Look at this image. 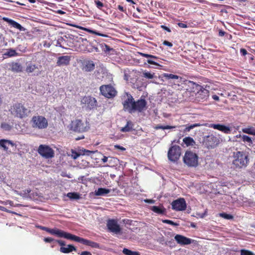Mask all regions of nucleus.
I'll return each instance as SVG.
<instances>
[{"instance_id": "1", "label": "nucleus", "mask_w": 255, "mask_h": 255, "mask_svg": "<svg viewBox=\"0 0 255 255\" xmlns=\"http://www.w3.org/2000/svg\"><path fill=\"white\" fill-rule=\"evenodd\" d=\"M147 102L144 99H139L134 101L133 97L128 95V98L123 103L124 109L129 113L135 112H142L146 109Z\"/></svg>"}, {"instance_id": "2", "label": "nucleus", "mask_w": 255, "mask_h": 255, "mask_svg": "<svg viewBox=\"0 0 255 255\" xmlns=\"http://www.w3.org/2000/svg\"><path fill=\"white\" fill-rule=\"evenodd\" d=\"M186 84L192 87V91L196 93V98L199 101H205L208 99L209 96L208 90L193 81H186Z\"/></svg>"}, {"instance_id": "3", "label": "nucleus", "mask_w": 255, "mask_h": 255, "mask_svg": "<svg viewBox=\"0 0 255 255\" xmlns=\"http://www.w3.org/2000/svg\"><path fill=\"white\" fill-rule=\"evenodd\" d=\"M233 157L232 163L236 168L240 169L246 167L249 162L248 155L244 151L234 152Z\"/></svg>"}, {"instance_id": "4", "label": "nucleus", "mask_w": 255, "mask_h": 255, "mask_svg": "<svg viewBox=\"0 0 255 255\" xmlns=\"http://www.w3.org/2000/svg\"><path fill=\"white\" fill-rule=\"evenodd\" d=\"M9 111L14 117L20 119L25 118L31 112L30 110L26 108L24 105L19 103L13 104Z\"/></svg>"}, {"instance_id": "5", "label": "nucleus", "mask_w": 255, "mask_h": 255, "mask_svg": "<svg viewBox=\"0 0 255 255\" xmlns=\"http://www.w3.org/2000/svg\"><path fill=\"white\" fill-rule=\"evenodd\" d=\"M30 123L33 128L38 129H45L48 126V120L43 116H33Z\"/></svg>"}, {"instance_id": "6", "label": "nucleus", "mask_w": 255, "mask_h": 255, "mask_svg": "<svg viewBox=\"0 0 255 255\" xmlns=\"http://www.w3.org/2000/svg\"><path fill=\"white\" fill-rule=\"evenodd\" d=\"M198 156L191 151H186L183 156L184 163L189 167H196L198 165Z\"/></svg>"}, {"instance_id": "7", "label": "nucleus", "mask_w": 255, "mask_h": 255, "mask_svg": "<svg viewBox=\"0 0 255 255\" xmlns=\"http://www.w3.org/2000/svg\"><path fill=\"white\" fill-rule=\"evenodd\" d=\"M219 143V138L212 134L204 137L203 140V144L208 149L214 148Z\"/></svg>"}, {"instance_id": "8", "label": "nucleus", "mask_w": 255, "mask_h": 255, "mask_svg": "<svg viewBox=\"0 0 255 255\" xmlns=\"http://www.w3.org/2000/svg\"><path fill=\"white\" fill-rule=\"evenodd\" d=\"M181 154V148L179 145L172 146L168 151V158L173 162L177 161L180 158Z\"/></svg>"}, {"instance_id": "9", "label": "nucleus", "mask_w": 255, "mask_h": 255, "mask_svg": "<svg viewBox=\"0 0 255 255\" xmlns=\"http://www.w3.org/2000/svg\"><path fill=\"white\" fill-rule=\"evenodd\" d=\"M97 102L96 99L90 96H85L81 99V104L83 108L90 110L96 108Z\"/></svg>"}, {"instance_id": "10", "label": "nucleus", "mask_w": 255, "mask_h": 255, "mask_svg": "<svg viewBox=\"0 0 255 255\" xmlns=\"http://www.w3.org/2000/svg\"><path fill=\"white\" fill-rule=\"evenodd\" d=\"M38 153L45 158H51L54 157V150L48 145L41 144L37 149Z\"/></svg>"}, {"instance_id": "11", "label": "nucleus", "mask_w": 255, "mask_h": 255, "mask_svg": "<svg viewBox=\"0 0 255 255\" xmlns=\"http://www.w3.org/2000/svg\"><path fill=\"white\" fill-rule=\"evenodd\" d=\"M101 94L108 98L114 97L117 94L115 89L110 85H102L100 88Z\"/></svg>"}, {"instance_id": "12", "label": "nucleus", "mask_w": 255, "mask_h": 255, "mask_svg": "<svg viewBox=\"0 0 255 255\" xmlns=\"http://www.w3.org/2000/svg\"><path fill=\"white\" fill-rule=\"evenodd\" d=\"M171 206L172 209L177 211H184L187 207L186 201L182 198L174 200L171 203Z\"/></svg>"}, {"instance_id": "13", "label": "nucleus", "mask_w": 255, "mask_h": 255, "mask_svg": "<svg viewBox=\"0 0 255 255\" xmlns=\"http://www.w3.org/2000/svg\"><path fill=\"white\" fill-rule=\"evenodd\" d=\"M107 226L110 232L116 234H119L121 232L120 226L118 224L116 220L109 219L107 221Z\"/></svg>"}, {"instance_id": "14", "label": "nucleus", "mask_w": 255, "mask_h": 255, "mask_svg": "<svg viewBox=\"0 0 255 255\" xmlns=\"http://www.w3.org/2000/svg\"><path fill=\"white\" fill-rule=\"evenodd\" d=\"M72 129L77 132H82L86 130V127L80 120H76L72 122Z\"/></svg>"}, {"instance_id": "15", "label": "nucleus", "mask_w": 255, "mask_h": 255, "mask_svg": "<svg viewBox=\"0 0 255 255\" xmlns=\"http://www.w3.org/2000/svg\"><path fill=\"white\" fill-rule=\"evenodd\" d=\"M49 231L50 234L56 235L60 238H64L71 240L72 237V234L57 229H52V230Z\"/></svg>"}, {"instance_id": "16", "label": "nucleus", "mask_w": 255, "mask_h": 255, "mask_svg": "<svg viewBox=\"0 0 255 255\" xmlns=\"http://www.w3.org/2000/svg\"><path fill=\"white\" fill-rule=\"evenodd\" d=\"M209 127L218 129L226 134H229L231 132L230 127L223 125L212 124L210 125Z\"/></svg>"}, {"instance_id": "17", "label": "nucleus", "mask_w": 255, "mask_h": 255, "mask_svg": "<svg viewBox=\"0 0 255 255\" xmlns=\"http://www.w3.org/2000/svg\"><path fill=\"white\" fill-rule=\"evenodd\" d=\"M177 243L180 245H187L192 243V240L181 235H176L174 237Z\"/></svg>"}, {"instance_id": "18", "label": "nucleus", "mask_w": 255, "mask_h": 255, "mask_svg": "<svg viewBox=\"0 0 255 255\" xmlns=\"http://www.w3.org/2000/svg\"><path fill=\"white\" fill-rule=\"evenodd\" d=\"M70 56H61L58 58L56 64L58 66H67L70 64Z\"/></svg>"}, {"instance_id": "19", "label": "nucleus", "mask_w": 255, "mask_h": 255, "mask_svg": "<svg viewBox=\"0 0 255 255\" xmlns=\"http://www.w3.org/2000/svg\"><path fill=\"white\" fill-rule=\"evenodd\" d=\"M9 69L15 73H19L22 71V65L17 62H12L8 63Z\"/></svg>"}, {"instance_id": "20", "label": "nucleus", "mask_w": 255, "mask_h": 255, "mask_svg": "<svg viewBox=\"0 0 255 255\" xmlns=\"http://www.w3.org/2000/svg\"><path fill=\"white\" fill-rule=\"evenodd\" d=\"M14 146L15 144L11 140L8 139H1L0 140V146L3 148L5 151L8 149V146Z\"/></svg>"}, {"instance_id": "21", "label": "nucleus", "mask_w": 255, "mask_h": 255, "mask_svg": "<svg viewBox=\"0 0 255 255\" xmlns=\"http://www.w3.org/2000/svg\"><path fill=\"white\" fill-rule=\"evenodd\" d=\"M4 20L8 22L12 27L19 29L20 31H24L25 28L22 27L19 23L16 22L15 21L8 19V18H4Z\"/></svg>"}, {"instance_id": "22", "label": "nucleus", "mask_w": 255, "mask_h": 255, "mask_svg": "<svg viewBox=\"0 0 255 255\" xmlns=\"http://www.w3.org/2000/svg\"><path fill=\"white\" fill-rule=\"evenodd\" d=\"M150 209L154 213L160 215H163L166 213V209L163 205L159 206H153L151 207Z\"/></svg>"}, {"instance_id": "23", "label": "nucleus", "mask_w": 255, "mask_h": 255, "mask_svg": "<svg viewBox=\"0 0 255 255\" xmlns=\"http://www.w3.org/2000/svg\"><path fill=\"white\" fill-rule=\"evenodd\" d=\"M76 248L72 245H68L67 247H61L60 249V252L65 254H68L72 251H76Z\"/></svg>"}, {"instance_id": "24", "label": "nucleus", "mask_w": 255, "mask_h": 255, "mask_svg": "<svg viewBox=\"0 0 255 255\" xmlns=\"http://www.w3.org/2000/svg\"><path fill=\"white\" fill-rule=\"evenodd\" d=\"M110 192V190L104 188H99L98 190H95V194L96 196H104Z\"/></svg>"}, {"instance_id": "25", "label": "nucleus", "mask_w": 255, "mask_h": 255, "mask_svg": "<svg viewBox=\"0 0 255 255\" xmlns=\"http://www.w3.org/2000/svg\"><path fill=\"white\" fill-rule=\"evenodd\" d=\"M71 240L80 243H81L83 245H86V246H88V241H89L88 240L80 238V237L76 236L74 235H72V237Z\"/></svg>"}, {"instance_id": "26", "label": "nucleus", "mask_w": 255, "mask_h": 255, "mask_svg": "<svg viewBox=\"0 0 255 255\" xmlns=\"http://www.w3.org/2000/svg\"><path fill=\"white\" fill-rule=\"evenodd\" d=\"M133 124H132V123L131 121H128L127 122L126 125L124 127L122 128L121 131L122 132L130 131L133 129Z\"/></svg>"}, {"instance_id": "27", "label": "nucleus", "mask_w": 255, "mask_h": 255, "mask_svg": "<svg viewBox=\"0 0 255 255\" xmlns=\"http://www.w3.org/2000/svg\"><path fill=\"white\" fill-rule=\"evenodd\" d=\"M95 68V64L93 61H88L84 66L83 69L87 72L93 70Z\"/></svg>"}, {"instance_id": "28", "label": "nucleus", "mask_w": 255, "mask_h": 255, "mask_svg": "<svg viewBox=\"0 0 255 255\" xmlns=\"http://www.w3.org/2000/svg\"><path fill=\"white\" fill-rule=\"evenodd\" d=\"M183 141L187 146L190 145H193L195 143V142L193 139V138L190 136L184 138L183 139Z\"/></svg>"}, {"instance_id": "29", "label": "nucleus", "mask_w": 255, "mask_h": 255, "mask_svg": "<svg viewBox=\"0 0 255 255\" xmlns=\"http://www.w3.org/2000/svg\"><path fill=\"white\" fill-rule=\"evenodd\" d=\"M37 69H38L37 66H36L35 64L30 63L27 65L25 69V71L28 73H30L34 72Z\"/></svg>"}, {"instance_id": "30", "label": "nucleus", "mask_w": 255, "mask_h": 255, "mask_svg": "<svg viewBox=\"0 0 255 255\" xmlns=\"http://www.w3.org/2000/svg\"><path fill=\"white\" fill-rule=\"evenodd\" d=\"M242 131L244 133L255 135V128L253 127L244 128L242 129Z\"/></svg>"}, {"instance_id": "31", "label": "nucleus", "mask_w": 255, "mask_h": 255, "mask_svg": "<svg viewBox=\"0 0 255 255\" xmlns=\"http://www.w3.org/2000/svg\"><path fill=\"white\" fill-rule=\"evenodd\" d=\"M67 196L72 200H78L80 198V194L77 192H69Z\"/></svg>"}, {"instance_id": "32", "label": "nucleus", "mask_w": 255, "mask_h": 255, "mask_svg": "<svg viewBox=\"0 0 255 255\" xmlns=\"http://www.w3.org/2000/svg\"><path fill=\"white\" fill-rule=\"evenodd\" d=\"M4 55L5 56L10 57L18 56V54L16 52V51L15 50L12 48H10L7 50V51L4 54Z\"/></svg>"}, {"instance_id": "33", "label": "nucleus", "mask_w": 255, "mask_h": 255, "mask_svg": "<svg viewBox=\"0 0 255 255\" xmlns=\"http://www.w3.org/2000/svg\"><path fill=\"white\" fill-rule=\"evenodd\" d=\"M123 253L125 255H140V253L136 251H132L128 249L124 248Z\"/></svg>"}, {"instance_id": "34", "label": "nucleus", "mask_w": 255, "mask_h": 255, "mask_svg": "<svg viewBox=\"0 0 255 255\" xmlns=\"http://www.w3.org/2000/svg\"><path fill=\"white\" fill-rule=\"evenodd\" d=\"M239 137H241V138H242V140L243 142H247L249 144V145L253 143V141H252L251 137H250V136H249L248 135H244V134H243V135L239 134Z\"/></svg>"}, {"instance_id": "35", "label": "nucleus", "mask_w": 255, "mask_h": 255, "mask_svg": "<svg viewBox=\"0 0 255 255\" xmlns=\"http://www.w3.org/2000/svg\"><path fill=\"white\" fill-rule=\"evenodd\" d=\"M163 77L165 78L166 79L169 80V79H178L179 78L181 79V77H180L179 76L174 75L172 74H168V73H164Z\"/></svg>"}, {"instance_id": "36", "label": "nucleus", "mask_w": 255, "mask_h": 255, "mask_svg": "<svg viewBox=\"0 0 255 255\" xmlns=\"http://www.w3.org/2000/svg\"><path fill=\"white\" fill-rule=\"evenodd\" d=\"M12 126L8 123L3 122L0 125V128L5 131H9L12 128Z\"/></svg>"}, {"instance_id": "37", "label": "nucleus", "mask_w": 255, "mask_h": 255, "mask_svg": "<svg viewBox=\"0 0 255 255\" xmlns=\"http://www.w3.org/2000/svg\"><path fill=\"white\" fill-rule=\"evenodd\" d=\"M176 126H162L158 125H157L154 128L155 129H172L176 128Z\"/></svg>"}, {"instance_id": "38", "label": "nucleus", "mask_w": 255, "mask_h": 255, "mask_svg": "<svg viewBox=\"0 0 255 255\" xmlns=\"http://www.w3.org/2000/svg\"><path fill=\"white\" fill-rule=\"evenodd\" d=\"M80 28L82 29H84V30H85L86 31H88V32H90L91 33H94V34H96L97 35H99V36H102V37H107L108 36L106 34H102V33H101L95 31H94L93 30L89 29L87 28L80 27Z\"/></svg>"}, {"instance_id": "39", "label": "nucleus", "mask_w": 255, "mask_h": 255, "mask_svg": "<svg viewBox=\"0 0 255 255\" xmlns=\"http://www.w3.org/2000/svg\"><path fill=\"white\" fill-rule=\"evenodd\" d=\"M220 216L228 220H231L234 218V217L233 215L229 214H227L226 213H222L220 214Z\"/></svg>"}, {"instance_id": "40", "label": "nucleus", "mask_w": 255, "mask_h": 255, "mask_svg": "<svg viewBox=\"0 0 255 255\" xmlns=\"http://www.w3.org/2000/svg\"><path fill=\"white\" fill-rule=\"evenodd\" d=\"M101 46H102L101 47H102V50L106 52H110V51L113 50V48H111L109 45H108L106 44H102Z\"/></svg>"}, {"instance_id": "41", "label": "nucleus", "mask_w": 255, "mask_h": 255, "mask_svg": "<svg viewBox=\"0 0 255 255\" xmlns=\"http://www.w3.org/2000/svg\"><path fill=\"white\" fill-rule=\"evenodd\" d=\"M198 125L197 124H192L190 125H187L186 126L184 130V132H188L191 129L197 127Z\"/></svg>"}, {"instance_id": "42", "label": "nucleus", "mask_w": 255, "mask_h": 255, "mask_svg": "<svg viewBox=\"0 0 255 255\" xmlns=\"http://www.w3.org/2000/svg\"><path fill=\"white\" fill-rule=\"evenodd\" d=\"M154 73H151L149 72H145L143 73V76L144 77L147 79H152L154 77Z\"/></svg>"}, {"instance_id": "43", "label": "nucleus", "mask_w": 255, "mask_h": 255, "mask_svg": "<svg viewBox=\"0 0 255 255\" xmlns=\"http://www.w3.org/2000/svg\"><path fill=\"white\" fill-rule=\"evenodd\" d=\"M88 246L94 248H98L99 247V244L90 240L88 241Z\"/></svg>"}, {"instance_id": "44", "label": "nucleus", "mask_w": 255, "mask_h": 255, "mask_svg": "<svg viewBox=\"0 0 255 255\" xmlns=\"http://www.w3.org/2000/svg\"><path fill=\"white\" fill-rule=\"evenodd\" d=\"M241 255H254V254L250 251L242 249L241 250Z\"/></svg>"}, {"instance_id": "45", "label": "nucleus", "mask_w": 255, "mask_h": 255, "mask_svg": "<svg viewBox=\"0 0 255 255\" xmlns=\"http://www.w3.org/2000/svg\"><path fill=\"white\" fill-rule=\"evenodd\" d=\"M95 3L97 8H98L99 9H100L101 10L102 9V7L104 6V3L99 0H95Z\"/></svg>"}, {"instance_id": "46", "label": "nucleus", "mask_w": 255, "mask_h": 255, "mask_svg": "<svg viewBox=\"0 0 255 255\" xmlns=\"http://www.w3.org/2000/svg\"><path fill=\"white\" fill-rule=\"evenodd\" d=\"M140 55L143 57H146V58H153V59H157L158 58L155 56L150 55V54L143 53H140Z\"/></svg>"}, {"instance_id": "47", "label": "nucleus", "mask_w": 255, "mask_h": 255, "mask_svg": "<svg viewBox=\"0 0 255 255\" xmlns=\"http://www.w3.org/2000/svg\"><path fill=\"white\" fill-rule=\"evenodd\" d=\"M80 155V154L78 153L77 152L72 150V157L73 159H77L79 156Z\"/></svg>"}, {"instance_id": "48", "label": "nucleus", "mask_w": 255, "mask_h": 255, "mask_svg": "<svg viewBox=\"0 0 255 255\" xmlns=\"http://www.w3.org/2000/svg\"><path fill=\"white\" fill-rule=\"evenodd\" d=\"M162 222L164 223L168 224L173 225V226L177 225V224L176 223L173 222L172 221L169 220H163Z\"/></svg>"}, {"instance_id": "49", "label": "nucleus", "mask_w": 255, "mask_h": 255, "mask_svg": "<svg viewBox=\"0 0 255 255\" xmlns=\"http://www.w3.org/2000/svg\"><path fill=\"white\" fill-rule=\"evenodd\" d=\"M83 153V154L84 155H90L91 154L94 153L95 151H91L87 149H84L82 150Z\"/></svg>"}, {"instance_id": "50", "label": "nucleus", "mask_w": 255, "mask_h": 255, "mask_svg": "<svg viewBox=\"0 0 255 255\" xmlns=\"http://www.w3.org/2000/svg\"><path fill=\"white\" fill-rule=\"evenodd\" d=\"M114 149H118L122 151L126 150V148H125L124 147L121 146L120 145L116 144V145H115L114 146Z\"/></svg>"}, {"instance_id": "51", "label": "nucleus", "mask_w": 255, "mask_h": 255, "mask_svg": "<svg viewBox=\"0 0 255 255\" xmlns=\"http://www.w3.org/2000/svg\"><path fill=\"white\" fill-rule=\"evenodd\" d=\"M44 241L46 243H51L54 241V239L50 237L44 238L43 239Z\"/></svg>"}, {"instance_id": "52", "label": "nucleus", "mask_w": 255, "mask_h": 255, "mask_svg": "<svg viewBox=\"0 0 255 255\" xmlns=\"http://www.w3.org/2000/svg\"><path fill=\"white\" fill-rule=\"evenodd\" d=\"M163 44L164 45H166V46H167L168 47H172L173 46V44L171 42H169L168 41H166V40H164L163 42Z\"/></svg>"}, {"instance_id": "53", "label": "nucleus", "mask_w": 255, "mask_h": 255, "mask_svg": "<svg viewBox=\"0 0 255 255\" xmlns=\"http://www.w3.org/2000/svg\"><path fill=\"white\" fill-rule=\"evenodd\" d=\"M147 62L148 63L150 64L155 65H157V66L159 65L157 63H156V62H155L154 61H153L151 59H148L147 60Z\"/></svg>"}, {"instance_id": "54", "label": "nucleus", "mask_w": 255, "mask_h": 255, "mask_svg": "<svg viewBox=\"0 0 255 255\" xmlns=\"http://www.w3.org/2000/svg\"><path fill=\"white\" fill-rule=\"evenodd\" d=\"M56 242L58 243V244L61 246V247H64L65 246V242L62 240H57Z\"/></svg>"}, {"instance_id": "55", "label": "nucleus", "mask_w": 255, "mask_h": 255, "mask_svg": "<svg viewBox=\"0 0 255 255\" xmlns=\"http://www.w3.org/2000/svg\"><path fill=\"white\" fill-rule=\"evenodd\" d=\"M177 24L181 28H187V25L184 23L179 22V23H178Z\"/></svg>"}, {"instance_id": "56", "label": "nucleus", "mask_w": 255, "mask_h": 255, "mask_svg": "<svg viewBox=\"0 0 255 255\" xmlns=\"http://www.w3.org/2000/svg\"><path fill=\"white\" fill-rule=\"evenodd\" d=\"M240 52H241V54L243 56L246 55L248 53L246 49H245L244 48H241L240 50Z\"/></svg>"}, {"instance_id": "57", "label": "nucleus", "mask_w": 255, "mask_h": 255, "mask_svg": "<svg viewBox=\"0 0 255 255\" xmlns=\"http://www.w3.org/2000/svg\"><path fill=\"white\" fill-rule=\"evenodd\" d=\"M80 255H92L91 253L88 251H83L81 253H78Z\"/></svg>"}, {"instance_id": "58", "label": "nucleus", "mask_w": 255, "mask_h": 255, "mask_svg": "<svg viewBox=\"0 0 255 255\" xmlns=\"http://www.w3.org/2000/svg\"><path fill=\"white\" fill-rule=\"evenodd\" d=\"M161 27L163 29L167 31V32H171V30L170 29V28L165 25H162L161 26Z\"/></svg>"}, {"instance_id": "59", "label": "nucleus", "mask_w": 255, "mask_h": 255, "mask_svg": "<svg viewBox=\"0 0 255 255\" xmlns=\"http://www.w3.org/2000/svg\"><path fill=\"white\" fill-rule=\"evenodd\" d=\"M118 8L122 12H126V9L124 8V7L121 5H119L118 6Z\"/></svg>"}, {"instance_id": "60", "label": "nucleus", "mask_w": 255, "mask_h": 255, "mask_svg": "<svg viewBox=\"0 0 255 255\" xmlns=\"http://www.w3.org/2000/svg\"><path fill=\"white\" fill-rule=\"evenodd\" d=\"M40 228L41 229L43 230H44V231L48 232L49 233H50V231H49L52 230L51 229H49V228H46V227H41V226L40 227Z\"/></svg>"}, {"instance_id": "61", "label": "nucleus", "mask_w": 255, "mask_h": 255, "mask_svg": "<svg viewBox=\"0 0 255 255\" xmlns=\"http://www.w3.org/2000/svg\"><path fill=\"white\" fill-rule=\"evenodd\" d=\"M212 98H213V99H214L215 101H219V97L217 95H213L212 96Z\"/></svg>"}, {"instance_id": "62", "label": "nucleus", "mask_w": 255, "mask_h": 255, "mask_svg": "<svg viewBox=\"0 0 255 255\" xmlns=\"http://www.w3.org/2000/svg\"><path fill=\"white\" fill-rule=\"evenodd\" d=\"M225 34V32L222 31V30H220L219 32V35L220 36H223Z\"/></svg>"}, {"instance_id": "63", "label": "nucleus", "mask_w": 255, "mask_h": 255, "mask_svg": "<svg viewBox=\"0 0 255 255\" xmlns=\"http://www.w3.org/2000/svg\"><path fill=\"white\" fill-rule=\"evenodd\" d=\"M102 161L105 163L108 161V157L107 156H104L103 158L102 159Z\"/></svg>"}, {"instance_id": "64", "label": "nucleus", "mask_w": 255, "mask_h": 255, "mask_svg": "<svg viewBox=\"0 0 255 255\" xmlns=\"http://www.w3.org/2000/svg\"><path fill=\"white\" fill-rule=\"evenodd\" d=\"M24 193L25 195L28 194L31 192V190L30 189H26L24 191Z\"/></svg>"}]
</instances>
